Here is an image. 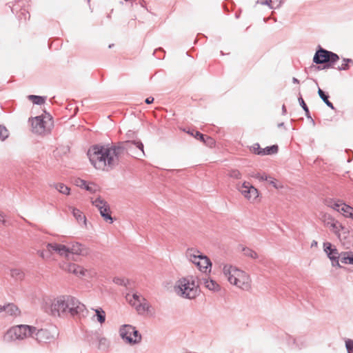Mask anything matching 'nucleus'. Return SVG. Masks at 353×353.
I'll list each match as a JSON object with an SVG mask.
<instances>
[{"mask_svg": "<svg viewBox=\"0 0 353 353\" xmlns=\"http://www.w3.org/2000/svg\"><path fill=\"white\" fill-rule=\"evenodd\" d=\"M36 328L27 325H15L10 327L4 334L3 339L6 342L14 340H23L32 336L35 332Z\"/></svg>", "mask_w": 353, "mask_h": 353, "instance_id": "5", "label": "nucleus"}, {"mask_svg": "<svg viewBox=\"0 0 353 353\" xmlns=\"http://www.w3.org/2000/svg\"><path fill=\"white\" fill-rule=\"evenodd\" d=\"M268 175L264 172H257L252 175V177L259 180V181H265L268 179Z\"/></svg>", "mask_w": 353, "mask_h": 353, "instance_id": "34", "label": "nucleus"}, {"mask_svg": "<svg viewBox=\"0 0 353 353\" xmlns=\"http://www.w3.org/2000/svg\"><path fill=\"white\" fill-rule=\"evenodd\" d=\"M84 189L90 192H94L97 190V186L94 183H87Z\"/></svg>", "mask_w": 353, "mask_h": 353, "instance_id": "37", "label": "nucleus"}, {"mask_svg": "<svg viewBox=\"0 0 353 353\" xmlns=\"http://www.w3.org/2000/svg\"><path fill=\"white\" fill-rule=\"evenodd\" d=\"M53 187L61 194L67 196L70 194V188L64 183H57L54 184Z\"/></svg>", "mask_w": 353, "mask_h": 353, "instance_id": "24", "label": "nucleus"}, {"mask_svg": "<svg viewBox=\"0 0 353 353\" xmlns=\"http://www.w3.org/2000/svg\"><path fill=\"white\" fill-rule=\"evenodd\" d=\"M236 189L243 198L251 203H254L259 200V191L250 183L243 181L236 185Z\"/></svg>", "mask_w": 353, "mask_h": 353, "instance_id": "9", "label": "nucleus"}, {"mask_svg": "<svg viewBox=\"0 0 353 353\" xmlns=\"http://www.w3.org/2000/svg\"><path fill=\"white\" fill-rule=\"evenodd\" d=\"M188 133L194 137H197V136H199V140L203 142L207 146L210 148H214L215 146L216 141L210 137L205 136L198 131L195 132L194 133L193 132H188Z\"/></svg>", "mask_w": 353, "mask_h": 353, "instance_id": "21", "label": "nucleus"}, {"mask_svg": "<svg viewBox=\"0 0 353 353\" xmlns=\"http://www.w3.org/2000/svg\"><path fill=\"white\" fill-rule=\"evenodd\" d=\"M8 130L4 127L0 125V139L5 140L8 137Z\"/></svg>", "mask_w": 353, "mask_h": 353, "instance_id": "35", "label": "nucleus"}, {"mask_svg": "<svg viewBox=\"0 0 353 353\" xmlns=\"http://www.w3.org/2000/svg\"><path fill=\"white\" fill-rule=\"evenodd\" d=\"M70 209L72 210V213L77 221L81 223H82L84 227L87 226V221L85 216L83 215L82 212H81L79 209H77L73 207H70Z\"/></svg>", "mask_w": 353, "mask_h": 353, "instance_id": "23", "label": "nucleus"}, {"mask_svg": "<svg viewBox=\"0 0 353 353\" xmlns=\"http://www.w3.org/2000/svg\"><path fill=\"white\" fill-rule=\"evenodd\" d=\"M318 93L319 97L322 99V100L325 103V104L331 108L332 109H334L333 104L328 100V97L324 93V92L321 89H319Z\"/></svg>", "mask_w": 353, "mask_h": 353, "instance_id": "29", "label": "nucleus"}, {"mask_svg": "<svg viewBox=\"0 0 353 353\" xmlns=\"http://www.w3.org/2000/svg\"><path fill=\"white\" fill-rule=\"evenodd\" d=\"M203 285L205 288L213 292H218L221 289L220 285L216 281L210 278L204 279Z\"/></svg>", "mask_w": 353, "mask_h": 353, "instance_id": "22", "label": "nucleus"}, {"mask_svg": "<svg viewBox=\"0 0 353 353\" xmlns=\"http://www.w3.org/2000/svg\"><path fill=\"white\" fill-rule=\"evenodd\" d=\"M123 154V148L120 146L104 147L94 145L88 151L90 163L98 170L109 171L119 161Z\"/></svg>", "mask_w": 353, "mask_h": 353, "instance_id": "1", "label": "nucleus"}, {"mask_svg": "<svg viewBox=\"0 0 353 353\" xmlns=\"http://www.w3.org/2000/svg\"><path fill=\"white\" fill-rule=\"evenodd\" d=\"M299 101L300 103V105L302 106V108H303V110L305 111L306 114H307L309 112V110H308V108H307V105L305 104L303 99L302 97H299Z\"/></svg>", "mask_w": 353, "mask_h": 353, "instance_id": "38", "label": "nucleus"}, {"mask_svg": "<svg viewBox=\"0 0 353 353\" xmlns=\"http://www.w3.org/2000/svg\"><path fill=\"white\" fill-rule=\"evenodd\" d=\"M57 331L55 328L41 329L35 332V338L39 342H47L54 338Z\"/></svg>", "mask_w": 353, "mask_h": 353, "instance_id": "17", "label": "nucleus"}, {"mask_svg": "<svg viewBox=\"0 0 353 353\" xmlns=\"http://www.w3.org/2000/svg\"><path fill=\"white\" fill-rule=\"evenodd\" d=\"M271 3H272V0H261V4H265L269 6H270Z\"/></svg>", "mask_w": 353, "mask_h": 353, "instance_id": "42", "label": "nucleus"}, {"mask_svg": "<svg viewBox=\"0 0 353 353\" xmlns=\"http://www.w3.org/2000/svg\"><path fill=\"white\" fill-rule=\"evenodd\" d=\"M80 245L73 244L71 246H67L60 243H51L48 245V250L51 253H57L61 256H68L70 253L79 254L81 252Z\"/></svg>", "mask_w": 353, "mask_h": 353, "instance_id": "11", "label": "nucleus"}, {"mask_svg": "<svg viewBox=\"0 0 353 353\" xmlns=\"http://www.w3.org/2000/svg\"><path fill=\"white\" fill-rule=\"evenodd\" d=\"M292 81H293L294 83H299V80L297 79L294 78V77L292 79Z\"/></svg>", "mask_w": 353, "mask_h": 353, "instance_id": "44", "label": "nucleus"}, {"mask_svg": "<svg viewBox=\"0 0 353 353\" xmlns=\"http://www.w3.org/2000/svg\"><path fill=\"white\" fill-rule=\"evenodd\" d=\"M61 268L71 274H73L79 278H92L95 273L92 270H88L83 266L76 263H64L61 265Z\"/></svg>", "mask_w": 353, "mask_h": 353, "instance_id": "12", "label": "nucleus"}, {"mask_svg": "<svg viewBox=\"0 0 353 353\" xmlns=\"http://www.w3.org/2000/svg\"><path fill=\"white\" fill-rule=\"evenodd\" d=\"M279 147L276 145H273L272 146L266 147L263 149V156L265 155H270L274 154L278 152Z\"/></svg>", "mask_w": 353, "mask_h": 353, "instance_id": "27", "label": "nucleus"}, {"mask_svg": "<svg viewBox=\"0 0 353 353\" xmlns=\"http://www.w3.org/2000/svg\"><path fill=\"white\" fill-rule=\"evenodd\" d=\"M114 282L117 284H119V285H122L123 283V279H119V278H115L114 279Z\"/></svg>", "mask_w": 353, "mask_h": 353, "instance_id": "41", "label": "nucleus"}, {"mask_svg": "<svg viewBox=\"0 0 353 353\" xmlns=\"http://www.w3.org/2000/svg\"><path fill=\"white\" fill-rule=\"evenodd\" d=\"M339 56L332 52L323 48L318 50L313 58V61L316 63H328V67L332 66L339 60Z\"/></svg>", "mask_w": 353, "mask_h": 353, "instance_id": "13", "label": "nucleus"}, {"mask_svg": "<svg viewBox=\"0 0 353 353\" xmlns=\"http://www.w3.org/2000/svg\"><path fill=\"white\" fill-rule=\"evenodd\" d=\"M50 312L52 316L55 317L68 316L85 317L89 311L76 298L72 296L63 295L52 300L50 306Z\"/></svg>", "mask_w": 353, "mask_h": 353, "instance_id": "2", "label": "nucleus"}, {"mask_svg": "<svg viewBox=\"0 0 353 353\" xmlns=\"http://www.w3.org/2000/svg\"><path fill=\"white\" fill-rule=\"evenodd\" d=\"M6 312L10 316H18L21 314L19 308L13 303H8L5 305H0V312Z\"/></svg>", "mask_w": 353, "mask_h": 353, "instance_id": "19", "label": "nucleus"}, {"mask_svg": "<svg viewBox=\"0 0 353 353\" xmlns=\"http://www.w3.org/2000/svg\"><path fill=\"white\" fill-rule=\"evenodd\" d=\"M6 223V214L0 210V223L5 225Z\"/></svg>", "mask_w": 353, "mask_h": 353, "instance_id": "39", "label": "nucleus"}, {"mask_svg": "<svg viewBox=\"0 0 353 353\" xmlns=\"http://www.w3.org/2000/svg\"><path fill=\"white\" fill-rule=\"evenodd\" d=\"M244 256L251 259H256L258 257L257 253L249 248H243L242 250Z\"/></svg>", "mask_w": 353, "mask_h": 353, "instance_id": "28", "label": "nucleus"}, {"mask_svg": "<svg viewBox=\"0 0 353 353\" xmlns=\"http://www.w3.org/2000/svg\"><path fill=\"white\" fill-rule=\"evenodd\" d=\"M341 261L345 264H353V253L345 252L340 254Z\"/></svg>", "mask_w": 353, "mask_h": 353, "instance_id": "25", "label": "nucleus"}, {"mask_svg": "<svg viewBox=\"0 0 353 353\" xmlns=\"http://www.w3.org/2000/svg\"><path fill=\"white\" fill-rule=\"evenodd\" d=\"M327 205L332 209L340 212L346 218L353 220V208L343 203L341 201L330 200L327 201Z\"/></svg>", "mask_w": 353, "mask_h": 353, "instance_id": "14", "label": "nucleus"}, {"mask_svg": "<svg viewBox=\"0 0 353 353\" xmlns=\"http://www.w3.org/2000/svg\"><path fill=\"white\" fill-rule=\"evenodd\" d=\"M263 148H261V146L259 143H255L250 148V150L252 153H254L255 154L261 155V156H263Z\"/></svg>", "mask_w": 353, "mask_h": 353, "instance_id": "31", "label": "nucleus"}, {"mask_svg": "<svg viewBox=\"0 0 353 353\" xmlns=\"http://www.w3.org/2000/svg\"><path fill=\"white\" fill-rule=\"evenodd\" d=\"M95 312L97 320L101 324H103L105 321V312L101 307L97 309H92Z\"/></svg>", "mask_w": 353, "mask_h": 353, "instance_id": "26", "label": "nucleus"}, {"mask_svg": "<svg viewBox=\"0 0 353 353\" xmlns=\"http://www.w3.org/2000/svg\"><path fill=\"white\" fill-rule=\"evenodd\" d=\"M123 152L126 151H132L134 148L139 149L143 155H144L143 145L140 141H131L125 142L123 146Z\"/></svg>", "mask_w": 353, "mask_h": 353, "instance_id": "20", "label": "nucleus"}, {"mask_svg": "<svg viewBox=\"0 0 353 353\" xmlns=\"http://www.w3.org/2000/svg\"><path fill=\"white\" fill-rule=\"evenodd\" d=\"M345 345H346L347 349L349 351L352 350H353V341L348 339L347 341H345Z\"/></svg>", "mask_w": 353, "mask_h": 353, "instance_id": "40", "label": "nucleus"}, {"mask_svg": "<svg viewBox=\"0 0 353 353\" xmlns=\"http://www.w3.org/2000/svg\"><path fill=\"white\" fill-rule=\"evenodd\" d=\"M322 221L325 227L329 228L331 232L334 233L339 239L341 238V231L345 230V228L339 221L336 220L330 214H325L322 216Z\"/></svg>", "mask_w": 353, "mask_h": 353, "instance_id": "15", "label": "nucleus"}, {"mask_svg": "<svg viewBox=\"0 0 353 353\" xmlns=\"http://www.w3.org/2000/svg\"><path fill=\"white\" fill-rule=\"evenodd\" d=\"M28 99L37 105H41L45 102V98L36 96V95H29Z\"/></svg>", "mask_w": 353, "mask_h": 353, "instance_id": "30", "label": "nucleus"}, {"mask_svg": "<svg viewBox=\"0 0 353 353\" xmlns=\"http://www.w3.org/2000/svg\"><path fill=\"white\" fill-rule=\"evenodd\" d=\"M32 131L39 134H43L49 132L52 126L53 122L50 116L36 117L31 119Z\"/></svg>", "mask_w": 353, "mask_h": 353, "instance_id": "8", "label": "nucleus"}, {"mask_svg": "<svg viewBox=\"0 0 353 353\" xmlns=\"http://www.w3.org/2000/svg\"><path fill=\"white\" fill-rule=\"evenodd\" d=\"M92 203L99 209L101 216L105 221H109L110 223L113 222L110 206L105 201L98 197L94 200L92 199Z\"/></svg>", "mask_w": 353, "mask_h": 353, "instance_id": "16", "label": "nucleus"}, {"mask_svg": "<svg viewBox=\"0 0 353 353\" xmlns=\"http://www.w3.org/2000/svg\"><path fill=\"white\" fill-rule=\"evenodd\" d=\"M74 183L76 185H77L81 188H85V187L88 183L85 181L78 178V179H75Z\"/></svg>", "mask_w": 353, "mask_h": 353, "instance_id": "36", "label": "nucleus"}, {"mask_svg": "<svg viewBox=\"0 0 353 353\" xmlns=\"http://www.w3.org/2000/svg\"><path fill=\"white\" fill-rule=\"evenodd\" d=\"M154 101L153 97H148L145 99V103L148 104H150Z\"/></svg>", "mask_w": 353, "mask_h": 353, "instance_id": "43", "label": "nucleus"}, {"mask_svg": "<svg viewBox=\"0 0 353 353\" xmlns=\"http://www.w3.org/2000/svg\"><path fill=\"white\" fill-rule=\"evenodd\" d=\"M223 274L228 283L243 291H250L252 289V279L245 271L236 266L225 264L222 269Z\"/></svg>", "mask_w": 353, "mask_h": 353, "instance_id": "3", "label": "nucleus"}, {"mask_svg": "<svg viewBox=\"0 0 353 353\" xmlns=\"http://www.w3.org/2000/svg\"><path fill=\"white\" fill-rule=\"evenodd\" d=\"M126 300L140 314H146L152 312L151 307L148 302L138 293L127 294Z\"/></svg>", "mask_w": 353, "mask_h": 353, "instance_id": "7", "label": "nucleus"}, {"mask_svg": "<svg viewBox=\"0 0 353 353\" xmlns=\"http://www.w3.org/2000/svg\"><path fill=\"white\" fill-rule=\"evenodd\" d=\"M323 249L330 259L333 262H336V264L339 265V259L340 257V254L339 253L337 249L333 247L330 242H325L323 243Z\"/></svg>", "mask_w": 353, "mask_h": 353, "instance_id": "18", "label": "nucleus"}, {"mask_svg": "<svg viewBox=\"0 0 353 353\" xmlns=\"http://www.w3.org/2000/svg\"><path fill=\"white\" fill-rule=\"evenodd\" d=\"M186 256L201 272L205 273L211 272L212 263L210 259L203 255L200 251L194 248L188 249Z\"/></svg>", "mask_w": 353, "mask_h": 353, "instance_id": "6", "label": "nucleus"}, {"mask_svg": "<svg viewBox=\"0 0 353 353\" xmlns=\"http://www.w3.org/2000/svg\"><path fill=\"white\" fill-rule=\"evenodd\" d=\"M121 337L128 343H138L141 340V336L134 327L130 325H123L119 330Z\"/></svg>", "mask_w": 353, "mask_h": 353, "instance_id": "10", "label": "nucleus"}, {"mask_svg": "<svg viewBox=\"0 0 353 353\" xmlns=\"http://www.w3.org/2000/svg\"><path fill=\"white\" fill-rule=\"evenodd\" d=\"M228 176L234 179H240L242 174L238 170H231L228 173Z\"/></svg>", "mask_w": 353, "mask_h": 353, "instance_id": "33", "label": "nucleus"}, {"mask_svg": "<svg viewBox=\"0 0 353 353\" xmlns=\"http://www.w3.org/2000/svg\"><path fill=\"white\" fill-rule=\"evenodd\" d=\"M174 290L177 295L182 298L195 299L200 292L197 278L193 275L180 278L176 281Z\"/></svg>", "mask_w": 353, "mask_h": 353, "instance_id": "4", "label": "nucleus"}, {"mask_svg": "<svg viewBox=\"0 0 353 353\" xmlns=\"http://www.w3.org/2000/svg\"><path fill=\"white\" fill-rule=\"evenodd\" d=\"M268 183L272 185L274 188L278 189L282 186L278 184V181L272 176L268 175L267 180L265 181Z\"/></svg>", "mask_w": 353, "mask_h": 353, "instance_id": "32", "label": "nucleus"}]
</instances>
